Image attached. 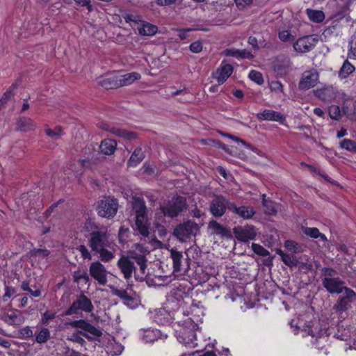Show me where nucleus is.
I'll return each instance as SVG.
<instances>
[{"instance_id": "nucleus-5", "label": "nucleus", "mask_w": 356, "mask_h": 356, "mask_svg": "<svg viewBox=\"0 0 356 356\" xmlns=\"http://www.w3.org/2000/svg\"><path fill=\"white\" fill-rule=\"evenodd\" d=\"M198 231L199 226L196 222L187 220L177 225L173 234L180 241L184 242L195 236Z\"/></svg>"}, {"instance_id": "nucleus-8", "label": "nucleus", "mask_w": 356, "mask_h": 356, "mask_svg": "<svg viewBox=\"0 0 356 356\" xmlns=\"http://www.w3.org/2000/svg\"><path fill=\"white\" fill-rule=\"evenodd\" d=\"M90 275L97 282L99 285L105 286L108 282L109 272L99 261L92 262L89 266Z\"/></svg>"}, {"instance_id": "nucleus-30", "label": "nucleus", "mask_w": 356, "mask_h": 356, "mask_svg": "<svg viewBox=\"0 0 356 356\" xmlns=\"http://www.w3.org/2000/svg\"><path fill=\"white\" fill-rule=\"evenodd\" d=\"M317 97L325 102H329L334 98V90L332 87H325L316 91Z\"/></svg>"}, {"instance_id": "nucleus-54", "label": "nucleus", "mask_w": 356, "mask_h": 356, "mask_svg": "<svg viewBox=\"0 0 356 356\" xmlns=\"http://www.w3.org/2000/svg\"><path fill=\"white\" fill-rule=\"evenodd\" d=\"M284 246L286 248L293 252L296 253L301 252V247L297 243L293 241H286L285 242Z\"/></svg>"}, {"instance_id": "nucleus-24", "label": "nucleus", "mask_w": 356, "mask_h": 356, "mask_svg": "<svg viewBox=\"0 0 356 356\" xmlns=\"http://www.w3.org/2000/svg\"><path fill=\"white\" fill-rule=\"evenodd\" d=\"M170 257L173 263V272L178 273L182 269L183 262L184 260V254L181 252L175 249L170 250Z\"/></svg>"}, {"instance_id": "nucleus-18", "label": "nucleus", "mask_w": 356, "mask_h": 356, "mask_svg": "<svg viewBox=\"0 0 356 356\" xmlns=\"http://www.w3.org/2000/svg\"><path fill=\"white\" fill-rule=\"evenodd\" d=\"M118 266L122 273L124 277L129 280L132 276L133 271L135 270L134 263L128 257H122L118 261Z\"/></svg>"}, {"instance_id": "nucleus-58", "label": "nucleus", "mask_w": 356, "mask_h": 356, "mask_svg": "<svg viewBox=\"0 0 356 356\" xmlns=\"http://www.w3.org/2000/svg\"><path fill=\"white\" fill-rule=\"evenodd\" d=\"M270 89L276 93H282L283 92V85L278 81H272L270 83Z\"/></svg>"}, {"instance_id": "nucleus-27", "label": "nucleus", "mask_w": 356, "mask_h": 356, "mask_svg": "<svg viewBox=\"0 0 356 356\" xmlns=\"http://www.w3.org/2000/svg\"><path fill=\"white\" fill-rule=\"evenodd\" d=\"M119 82L120 84V87L126 86L132 84L135 81L139 80L141 78V76L138 72H131L124 74L122 75H119Z\"/></svg>"}, {"instance_id": "nucleus-3", "label": "nucleus", "mask_w": 356, "mask_h": 356, "mask_svg": "<svg viewBox=\"0 0 356 356\" xmlns=\"http://www.w3.org/2000/svg\"><path fill=\"white\" fill-rule=\"evenodd\" d=\"M90 227V238L89 240V245L93 251L99 250L103 248L109 246L108 236L109 234L104 227H97L95 226L92 229L93 225L91 222L86 224V227L88 230Z\"/></svg>"}, {"instance_id": "nucleus-33", "label": "nucleus", "mask_w": 356, "mask_h": 356, "mask_svg": "<svg viewBox=\"0 0 356 356\" xmlns=\"http://www.w3.org/2000/svg\"><path fill=\"white\" fill-rule=\"evenodd\" d=\"M302 231L303 234L311 238H320L323 241H327L326 236L323 234L321 233L318 229L316 227H303L302 228Z\"/></svg>"}, {"instance_id": "nucleus-1", "label": "nucleus", "mask_w": 356, "mask_h": 356, "mask_svg": "<svg viewBox=\"0 0 356 356\" xmlns=\"http://www.w3.org/2000/svg\"><path fill=\"white\" fill-rule=\"evenodd\" d=\"M132 211L135 216V225L134 229L143 237H148L149 234V222L147 214V207L143 198L134 197L132 199Z\"/></svg>"}, {"instance_id": "nucleus-47", "label": "nucleus", "mask_w": 356, "mask_h": 356, "mask_svg": "<svg viewBox=\"0 0 356 356\" xmlns=\"http://www.w3.org/2000/svg\"><path fill=\"white\" fill-rule=\"evenodd\" d=\"M340 147L353 152H356V143L350 139H343L341 141Z\"/></svg>"}, {"instance_id": "nucleus-38", "label": "nucleus", "mask_w": 356, "mask_h": 356, "mask_svg": "<svg viewBox=\"0 0 356 356\" xmlns=\"http://www.w3.org/2000/svg\"><path fill=\"white\" fill-rule=\"evenodd\" d=\"M277 253L281 257L282 261L288 266H296L298 264V260L293 254L284 253L281 250H277Z\"/></svg>"}, {"instance_id": "nucleus-50", "label": "nucleus", "mask_w": 356, "mask_h": 356, "mask_svg": "<svg viewBox=\"0 0 356 356\" xmlns=\"http://www.w3.org/2000/svg\"><path fill=\"white\" fill-rule=\"evenodd\" d=\"M252 249L254 253L262 257H266L270 254L268 250L257 243L252 244Z\"/></svg>"}, {"instance_id": "nucleus-51", "label": "nucleus", "mask_w": 356, "mask_h": 356, "mask_svg": "<svg viewBox=\"0 0 356 356\" xmlns=\"http://www.w3.org/2000/svg\"><path fill=\"white\" fill-rule=\"evenodd\" d=\"M249 78L259 85H261L264 83L263 76L259 72L251 70L249 73Z\"/></svg>"}, {"instance_id": "nucleus-12", "label": "nucleus", "mask_w": 356, "mask_h": 356, "mask_svg": "<svg viewBox=\"0 0 356 356\" xmlns=\"http://www.w3.org/2000/svg\"><path fill=\"white\" fill-rule=\"evenodd\" d=\"M229 211L243 220L252 219L256 213V210L253 207L245 205L237 206L234 202L229 205Z\"/></svg>"}, {"instance_id": "nucleus-37", "label": "nucleus", "mask_w": 356, "mask_h": 356, "mask_svg": "<svg viewBox=\"0 0 356 356\" xmlns=\"http://www.w3.org/2000/svg\"><path fill=\"white\" fill-rule=\"evenodd\" d=\"M74 281L76 283L88 284L90 282L89 275L84 269H78L74 272L73 274Z\"/></svg>"}, {"instance_id": "nucleus-64", "label": "nucleus", "mask_w": 356, "mask_h": 356, "mask_svg": "<svg viewBox=\"0 0 356 356\" xmlns=\"http://www.w3.org/2000/svg\"><path fill=\"white\" fill-rule=\"evenodd\" d=\"M114 293L117 296H118L122 299H124V300H131V296L127 293V292L123 289L122 290L116 289Z\"/></svg>"}, {"instance_id": "nucleus-32", "label": "nucleus", "mask_w": 356, "mask_h": 356, "mask_svg": "<svg viewBox=\"0 0 356 356\" xmlns=\"http://www.w3.org/2000/svg\"><path fill=\"white\" fill-rule=\"evenodd\" d=\"M110 132L113 134L127 139L129 140H135L137 137V135L135 132L128 131L124 129H118L116 127H113L110 129Z\"/></svg>"}, {"instance_id": "nucleus-55", "label": "nucleus", "mask_w": 356, "mask_h": 356, "mask_svg": "<svg viewBox=\"0 0 356 356\" xmlns=\"http://www.w3.org/2000/svg\"><path fill=\"white\" fill-rule=\"evenodd\" d=\"M17 86L15 84H13L9 89L3 94L2 98L0 99V104H3L6 102L7 100L11 98L13 95V90H15Z\"/></svg>"}, {"instance_id": "nucleus-31", "label": "nucleus", "mask_w": 356, "mask_h": 356, "mask_svg": "<svg viewBox=\"0 0 356 356\" xmlns=\"http://www.w3.org/2000/svg\"><path fill=\"white\" fill-rule=\"evenodd\" d=\"M225 55L241 58L252 59L253 58L252 53L246 49H227L225 51Z\"/></svg>"}, {"instance_id": "nucleus-40", "label": "nucleus", "mask_w": 356, "mask_h": 356, "mask_svg": "<svg viewBox=\"0 0 356 356\" xmlns=\"http://www.w3.org/2000/svg\"><path fill=\"white\" fill-rule=\"evenodd\" d=\"M355 71V67L348 60H345L339 72V76L341 79L347 78Z\"/></svg>"}, {"instance_id": "nucleus-21", "label": "nucleus", "mask_w": 356, "mask_h": 356, "mask_svg": "<svg viewBox=\"0 0 356 356\" xmlns=\"http://www.w3.org/2000/svg\"><path fill=\"white\" fill-rule=\"evenodd\" d=\"M17 130L22 132H28L35 130L36 123L30 118L21 117L17 122Z\"/></svg>"}, {"instance_id": "nucleus-62", "label": "nucleus", "mask_w": 356, "mask_h": 356, "mask_svg": "<svg viewBox=\"0 0 356 356\" xmlns=\"http://www.w3.org/2000/svg\"><path fill=\"white\" fill-rule=\"evenodd\" d=\"M19 333L24 338H29L33 336V333L30 327H24L19 330Z\"/></svg>"}, {"instance_id": "nucleus-14", "label": "nucleus", "mask_w": 356, "mask_h": 356, "mask_svg": "<svg viewBox=\"0 0 356 356\" xmlns=\"http://www.w3.org/2000/svg\"><path fill=\"white\" fill-rule=\"evenodd\" d=\"M343 291L344 296L340 297L338 299L337 304L334 305V309L339 312H343L346 311L348 309L350 303L356 297L355 292L349 288H346Z\"/></svg>"}, {"instance_id": "nucleus-2", "label": "nucleus", "mask_w": 356, "mask_h": 356, "mask_svg": "<svg viewBox=\"0 0 356 356\" xmlns=\"http://www.w3.org/2000/svg\"><path fill=\"white\" fill-rule=\"evenodd\" d=\"M321 273L322 285L329 293L339 294L347 288L334 269L325 267L321 269Z\"/></svg>"}, {"instance_id": "nucleus-19", "label": "nucleus", "mask_w": 356, "mask_h": 356, "mask_svg": "<svg viewBox=\"0 0 356 356\" xmlns=\"http://www.w3.org/2000/svg\"><path fill=\"white\" fill-rule=\"evenodd\" d=\"M233 72V67L227 63H222L217 69L214 77L219 84H222L231 76Z\"/></svg>"}, {"instance_id": "nucleus-44", "label": "nucleus", "mask_w": 356, "mask_h": 356, "mask_svg": "<svg viewBox=\"0 0 356 356\" xmlns=\"http://www.w3.org/2000/svg\"><path fill=\"white\" fill-rule=\"evenodd\" d=\"M44 132L54 140L58 139L63 134V129L60 126L56 127L54 129H51L48 126H45Z\"/></svg>"}, {"instance_id": "nucleus-45", "label": "nucleus", "mask_w": 356, "mask_h": 356, "mask_svg": "<svg viewBox=\"0 0 356 356\" xmlns=\"http://www.w3.org/2000/svg\"><path fill=\"white\" fill-rule=\"evenodd\" d=\"M340 6H341V9L338 10L334 15V18H335L336 20L343 19L346 15H348L350 1H346L343 5H341Z\"/></svg>"}, {"instance_id": "nucleus-23", "label": "nucleus", "mask_w": 356, "mask_h": 356, "mask_svg": "<svg viewBox=\"0 0 356 356\" xmlns=\"http://www.w3.org/2000/svg\"><path fill=\"white\" fill-rule=\"evenodd\" d=\"M118 74H111L103 78L99 83L103 88L108 90L120 88Z\"/></svg>"}, {"instance_id": "nucleus-48", "label": "nucleus", "mask_w": 356, "mask_h": 356, "mask_svg": "<svg viewBox=\"0 0 356 356\" xmlns=\"http://www.w3.org/2000/svg\"><path fill=\"white\" fill-rule=\"evenodd\" d=\"M106 248H103V249L96 250V252L99 253V256L102 261L104 262H108L113 259L114 255L111 252L107 250Z\"/></svg>"}, {"instance_id": "nucleus-17", "label": "nucleus", "mask_w": 356, "mask_h": 356, "mask_svg": "<svg viewBox=\"0 0 356 356\" xmlns=\"http://www.w3.org/2000/svg\"><path fill=\"white\" fill-rule=\"evenodd\" d=\"M257 118L259 120L275 121L281 124L286 120L285 116L281 113L270 109H265L263 112L258 113Z\"/></svg>"}, {"instance_id": "nucleus-10", "label": "nucleus", "mask_w": 356, "mask_h": 356, "mask_svg": "<svg viewBox=\"0 0 356 356\" xmlns=\"http://www.w3.org/2000/svg\"><path fill=\"white\" fill-rule=\"evenodd\" d=\"M318 42V39L314 35L304 36L297 40L293 48L298 53H307L314 48Z\"/></svg>"}, {"instance_id": "nucleus-53", "label": "nucleus", "mask_w": 356, "mask_h": 356, "mask_svg": "<svg viewBox=\"0 0 356 356\" xmlns=\"http://www.w3.org/2000/svg\"><path fill=\"white\" fill-rule=\"evenodd\" d=\"M56 312L47 310L42 314L40 322L42 324L47 325L50 320L55 318Z\"/></svg>"}, {"instance_id": "nucleus-25", "label": "nucleus", "mask_w": 356, "mask_h": 356, "mask_svg": "<svg viewBox=\"0 0 356 356\" xmlns=\"http://www.w3.org/2000/svg\"><path fill=\"white\" fill-rule=\"evenodd\" d=\"M116 147L117 143L115 140L106 138L101 142L99 149L102 154L105 155H111L115 152Z\"/></svg>"}, {"instance_id": "nucleus-16", "label": "nucleus", "mask_w": 356, "mask_h": 356, "mask_svg": "<svg viewBox=\"0 0 356 356\" xmlns=\"http://www.w3.org/2000/svg\"><path fill=\"white\" fill-rule=\"evenodd\" d=\"M69 325H70L73 327L80 328L88 332L95 337H99L102 334V332L99 329L95 327V326H93L92 325H91L90 323L84 320L74 321L69 323Z\"/></svg>"}, {"instance_id": "nucleus-13", "label": "nucleus", "mask_w": 356, "mask_h": 356, "mask_svg": "<svg viewBox=\"0 0 356 356\" xmlns=\"http://www.w3.org/2000/svg\"><path fill=\"white\" fill-rule=\"evenodd\" d=\"M235 237L240 241L247 242L254 239L257 232L253 226H238L233 229Z\"/></svg>"}, {"instance_id": "nucleus-56", "label": "nucleus", "mask_w": 356, "mask_h": 356, "mask_svg": "<svg viewBox=\"0 0 356 356\" xmlns=\"http://www.w3.org/2000/svg\"><path fill=\"white\" fill-rule=\"evenodd\" d=\"M329 114L331 118L339 120L341 117L340 108L338 106L332 105L329 108Z\"/></svg>"}, {"instance_id": "nucleus-57", "label": "nucleus", "mask_w": 356, "mask_h": 356, "mask_svg": "<svg viewBox=\"0 0 356 356\" xmlns=\"http://www.w3.org/2000/svg\"><path fill=\"white\" fill-rule=\"evenodd\" d=\"M32 257L45 258L49 256V251L46 249H34L31 252Z\"/></svg>"}, {"instance_id": "nucleus-26", "label": "nucleus", "mask_w": 356, "mask_h": 356, "mask_svg": "<svg viewBox=\"0 0 356 356\" xmlns=\"http://www.w3.org/2000/svg\"><path fill=\"white\" fill-rule=\"evenodd\" d=\"M145 152L141 147L135 149L127 161V165L132 168L136 167L145 159Z\"/></svg>"}, {"instance_id": "nucleus-35", "label": "nucleus", "mask_w": 356, "mask_h": 356, "mask_svg": "<svg viewBox=\"0 0 356 356\" xmlns=\"http://www.w3.org/2000/svg\"><path fill=\"white\" fill-rule=\"evenodd\" d=\"M130 257L136 261L138 265L140 266V272L142 275H144L147 268V259L146 257L134 253L130 252Z\"/></svg>"}, {"instance_id": "nucleus-6", "label": "nucleus", "mask_w": 356, "mask_h": 356, "mask_svg": "<svg viewBox=\"0 0 356 356\" xmlns=\"http://www.w3.org/2000/svg\"><path fill=\"white\" fill-rule=\"evenodd\" d=\"M118 207V204L116 200L106 197L99 202L97 210L99 216L110 218L116 214Z\"/></svg>"}, {"instance_id": "nucleus-41", "label": "nucleus", "mask_w": 356, "mask_h": 356, "mask_svg": "<svg viewBox=\"0 0 356 356\" xmlns=\"http://www.w3.org/2000/svg\"><path fill=\"white\" fill-rule=\"evenodd\" d=\"M1 319L9 325H17L20 324L18 316L14 312L1 315Z\"/></svg>"}, {"instance_id": "nucleus-34", "label": "nucleus", "mask_w": 356, "mask_h": 356, "mask_svg": "<svg viewBox=\"0 0 356 356\" xmlns=\"http://www.w3.org/2000/svg\"><path fill=\"white\" fill-rule=\"evenodd\" d=\"M306 13L309 19L313 22L321 23L325 19V14L321 10L307 9Z\"/></svg>"}, {"instance_id": "nucleus-46", "label": "nucleus", "mask_w": 356, "mask_h": 356, "mask_svg": "<svg viewBox=\"0 0 356 356\" xmlns=\"http://www.w3.org/2000/svg\"><path fill=\"white\" fill-rule=\"evenodd\" d=\"M50 338V332L49 329L43 327L35 337V340L39 343H43L47 341Z\"/></svg>"}, {"instance_id": "nucleus-29", "label": "nucleus", "mask_w": 356, "mask_h": 356, "mask_svg": "<svg viewBox=\"0 0 356 356\" xmlns=\"http://www.w3.org/2000/svg\"><path fill=\"white\" fill-rule=\"evenodd\" d=\"M307 334L312 336V338H315L314 341H312V343L316 345L317 343H324L326 341V336L323 335V331L322 330H318L316 327H309Z\"/></svg>"}, {"instance_id": "nucleus-28", "label": "nucleus", "mask_w": 356, "mask_h": 356, "mask_svg": "<svg viewBox=\"0 0 356 356\" xmlns=\"http://www.w3.org/2000/svg\"><path fill=\"white\" fill-rule=\"evenodd\" d=\"M137 29L138 33L143 35H153L157 32L156 26L142 20Z\"/></svg>"}, {"instance_id": "nucleus-36", "label": "nucleus", "mask_w": 356, "mask_h": 356, "mask_svg": "<svg viewBox=\"0 0 356 356\" xmlns=\"http://www.w3.org/2000/svg\"><path fill=\"white\" fill-rule=\"evenodd\" d=\"M262 205L264 208V212L267 215H275L277 213L275 204L270 200L266 198V195H262Z\"/></svg>"}, {"instance_id": "nucleus-43", "label": "nucleus", "mask_w": 356, "mask_h": 356, "mask_svg": "<svg viewBox=\"0 0 356 356\" xmlns=\"http://www.w3.org/2000/svg\"><path fill=\"white\" fill-rule=\"evenodd\" d=\"M122 18L127 23H129L130 25H139L141 22L140 17L132 13L126 12L122 15Z\"/></svg>"}, {"instance_id": "nucleus-39", "label": "nucleus", "mask_w": 356, "mask_h": 356, "mask_svg": "<svg viewBox=\"0 0 356 356\" xmlns=\"http://www.w3.org/2000/svg\"><path fill=\"white\" fill-rule=\"evenodd\" d=\"M170 320V316L165 309H160L154 315V321L160 325L168 323Z\"/></svg>"}, {"instance_id": "nucleus-4", "label": "nucleus", "mask_w": 356, "mask_h": 356, "mask_svg": "<svg viewBox=\"0 0 356 356\" xmlns=\"http://www.w3.org/2000/svg\"><path fill=\"white\" fill-rule=\"evenodd\" d=\"M186 208V199L181 196L173 197L168 203L160 207L162 213L171 218L178 216Z\"/></svg>"}, {"instance_id": "nucleus-61", "label": "nucleus", "mask_w": 356, "mask_h": 356, "mask_svg": "<svg viewBox=\"0 0 356 356\" xmlns=\"http://www.w3.org/2000/svg\"><path fill=\"white\" fill-rule=\"evenodd\" d=\"M189 49L193 53H200L202 50V44L200 42L196 41L191 44Z\"/></svg>"}, {"instance_id": "nucleus-20", "label": "nucleus", "mask_w": 356, "mask_h": 356, "mask_svg": "<svg viewBox=\"0 0 356 356\" xmlns=\"http://www.w3.org/2000/svg\"><path fill=\"white\" fill-rule=\"evenodd\" d=\"M141 339L145 343H152L159 339L165 338L166 335H163L161 332L157 329H147L142 331Z\"/></svg>"}, {"instance_id": "nucleus-11", "label": "nucleus", "mask_w": 356, "mask_h": 356, "mask_svg": "<svg viewBox=\"0 0 356 356\" xmlns=\"http://www.w3.org/2000/svg\"><path fill=\"white\" fill-rule=\"evenodd\" d=\"M318 79V73L316 70L305 71L302 73L298 87L300 90H308L314 87Z\"/></svg>"}, {"instance_id": "nucleus-52", "label": "nucleus", "mask_w": 356, "mask_h": 356, "mask_svg": "<svg viewBox=\"0 0 356 356\" xmlns=\"http://www.w3.org/2000/svg\"><path fill=\"white\" fill-rule=\"evenodd\" d=\"M131 252L146 257L149 253V250L143 244L136 243L134 245V249Z\"/></svg>"}, {"instance_id": "nucleus-7", "label": "nucleus", "mask_w": 356, "mask_h": 356, "mask_svg": "<svg viewBox=\"0 0 356 356\" xmlns=\"http://www.w3.org/2000/svg\"><path fill=\"white\" fill-rule=\"evenodd\" d=\"M232 203V202L223 195H217L210 203V212L213 216L220 218L225 214L227 209L229 211V205Z\"/></svg>"}, {"instance_id": "nucleus-60", "label": "nucleus", "mask_w": 356, "mask_h": 356, "mask_svg": "<svg viewBox=\"0 0 356 356\" xmlns=\"http://www.w3.org/2000/svg\"><path fill=\"white\" fill-rule=\"evenodd\" d=\"M77 249L81 252V256L84 259H91V254L85 245H81L78 247Z\"/></svg>"}, {"instance_id": "nucleus-59", "label": "nucleus", "mask_w": 356, "mask_h": 356, "mask_svg": "<svg viewBox=\"0 0 356 356\" xmlns=\"http://www.w3.org/2000/svg\"><path fill=\"white\" fill-rule=\"evenodd\" d=\"M279 38L282 42H288L293 40V35L289 31L284 30L279 32Z\"/></svg>"}, {"instance_id": "nucleus-22", "label": "nucleus", "mask_w": 356, "mask_h": 356, "mask_svg": "<svg viewBox=\"0 0 356 356\" xmlns=\"http://www.w3.org/2000/svg\"><path fill=\"white\" fill-rule=\"evenodd\" d=\"M194 325L192 329H184L180 331L181 334L179 337L180 342L185 344L186 346H193L194 341L196 340V334L193 330Z\"/></svg>"}, {"instance_id": "nucleus-9", "label": "nucleus", "mask_w": 356, "mask_h": 356, "mask_svg": "<svg viewBox=\"0 0 356 356\" xmlns=\"http://www.w3.org/2000/svg\"><path fill=\"white\" fill-rule=\"evenodd\" d=\"M94 309L90 299L84 295L79 296L76 300L73 302L72 305L66 311V315H72L77 314L79 310L86 312H91Z\"/></svg>"}, {"instance_id": "nucleus-63", "label": "nucleus", "mask_w": 356, "mask_h": 356, "mask_svg": "<svg viewBox=\"0 0 356 356\" xmlns=\"http://www.w3.org/2000/svg\"><path fill=\"white\" fill-rule=\"evenodd\" d=\"M234 1L239 9H243L245 7L250 6L252 3L253 0H234Z\"/></svg>"}, {"instance_id": "nucleus-42", "label": "nucleus", "mask_w": 356, "mask_h": 356, "mask_svg": "<svg viewBox=\"0 0 356 356\" xmlns=\"http://www.w3.org/2000/svg\"><path fill=\"white\" fill-rule=\"evenodd\" d=\"M209 228L212 230L213 234L225 236L227 233L226 229L216 220H211L209 223Z\"/></svg>"}, {"instance_id": "nucleus-49", "label": "nucleus", "mask_w": 356, "mask_h": 356, "mask_svg": "<svg viewBox=\"0 0 356 356\" xmlns=\"http://www.w3.org/2000/svg\"><path fill=\"white\" fill-rule=\"evenodd\" d=\"M348 57L352 59H356V33H355L349 44Z\"/></svg>"}, {"instance_id": "nucleus-15", "label": "nucleus", "mask_w": 356, "mask_h": 356, "mask_svg": "<svg viewBox=\"0 0 356 356\" xmlns=\"http://www.w3.org/2000/svg\"><path fill=\"white\" fill-rule=\"evenodd\" d=\"M291 61L288 57L279 56L274 63V71L277 75L284 77L291 70Z\"/></svg>"}]
</instances>
